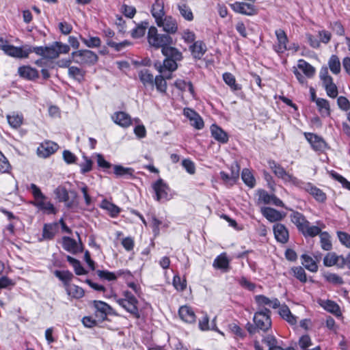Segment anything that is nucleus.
<instances>
[{
    "mask_svg": "<svg viewBox=\"0 0 350 350\" xmlns=\"http://www.w3.org/2000/svg\"><path fill=\"white\" fill-rule=\"evenodd\" d=\"M30 189L34 198V200L31 202L33 206L45 214H56L57 209L54 205L50 201H47V197L43 194L40 189L36 184L31 183L30 185Z\"/></svg>",
    "mask_w": 350,
    "mask_h": 350,
    "instance_id": "obj_1",
    "label": "nucleus"
},
{
    "mask_svg": "<svg viewBox=\"0 0 350 350\" xmlns=\"http://www.w3.org/2000/svg\"><path fill=\"white\" fill-rule=\"evenodd\" d=\"M122 295V298L115 297L116 302L127 312L130 313L134 318L137 319H139L141 315L137 306L139 301L137 298L129 291H124Z\"/></svg>",
    "mask_w": 350,
    "mask_h": 350,
    "instance_id": "obj_2",
    "label": "nucleus"
},
{
    "mask_svg": "<svg viewBox=\"0 0 350 350\" xmlns=\"http://www.w3.org/2000/svg\"><path fill=\"white\" fill-rule=\"evenodd\" d=\"M147 39L149 44L155 49H161L172 45L173 43L172 38L165 33H159L157 27L151 26L148 29Z\"/></svg>",
    "mask_w": 350,
    "mask_h": 350,
    "instance_id": "obj_3",
    "label": "nucleus"
},
{
    "mask_svg": "<svg viewBox=\"0 0 350 350\" xmlns=\"http://www.w3.org/2000/svg\"><path fill=\"white\" fill-rule=\"evenodd\" d=\"M151 187L153 191L152 197L155 201L163 203L172 198V194L169 185L161 178L154 182Z\"/></svg>",
    "mask_w": 350,
    "mask_h": 350,
    "instance_id": "obj_4",
    "label": "nucleus"
},
{
    "mask_svg": "<svg viewBox=\"0 0 350 350\" xmlns=\"http://www.w3.org/2000/svg\"><path fill=\"white\" fill-rule=\"evenodd\" d=\"M72 62L80 66L94 65L98 59L96 53L88 49H81L71 53Z\"/></svg>",
    "mask_w": 350,
    "mask_h": 350,
    "instance_id": "obj_5",
    "label": "nucleus"
},
{
    "mask_svg": "<svg viewBox=\"0 0 350 350\" xmlns=\"http://www.w3.org/2000/svg\"><path fill=\"white\" fill-rule=\"evenodd\" d=\"M271 310L267 308L257 310L253 317L254 323L258 327V331L267 332L271 327Z\"/></svg>",
    "mask_w": 350,
    "mask_h": 350,
    "instance_id": "obj_6",
    "label": "nucleus"
},
{
    "mask_svg": "<svg viewBox=\"0 0 350 350\" xmlns=\"http://www.w3.org/2000/svg\"><path fill=\"white\" fill-rule=\"evenodd\" d=\"M268 164L270 169L277 177L282 179L284 182H290L295 185H299L300 180L287 173L286 170L275 161L269 160Z\"/></svg>",
    "mask_w": 350,
    "mask_h": 350,
    "instance_id": "obj_7",
    "label": "nucleus"
},
{
    "mask_svg": "<svg viewBox=\"0 0 350 350\" xmlns=\"http://www.w3.org/2000/svg\"><path fill=\"white\" fill-rule=\"evenodd\" d=\"M258 204H272L278 207L284 208V202L274 194H270L264 189L257 191Z\"/></svg>",
    "mask_w": 350,
    "mask_h": 350,
    "instance_id": "obj_8",
    "label": "nucleus"
},
{
    "mask_svg": "<svg viewBox=\"0 0 350 350\" xmlns=\"http://www.w3.org/2000/svg\"><path fill=\"white\" fill-rule=\"evenodd\" d=\"M297 186L304 189L319 202L323 203L327 200L326 193L311 183H304L300 180L299 185Z\"/></svg>",
    "mask_w": 350,
    "mask_h": 350,
    "instance_id": "obj_9",
    "label": "nucleus"
},
{
    "mask_svg": "<svg viewBox=\"0 0 350 350\" xmlns=\"http://www.w3.org/2000/svg\"><path fill=\"white\" fill-rule=\"evenodd\" d=\"M304 136L314 151L322 152L328 148L327 144L322 137L312 133H304Z\"/></svg>",
    "mask_w": 350,
    "mask_h": 350,
    "instance_id": "obj_10",
    "label": "nucleus"
},
{
    "mask_svg": "<svg viewBox=\"0 0 350 350\" xmlns=\"http://www.w3.org/2000/svg\"><path fill=\"white\" fill-rule=\"evenodd\" d=\"M231 9L236 13L246 16H253L257 14L255 5L252 3L235 1L230 4Z\"/></svg>",
    "mask_w": 350,
    "mask_h": 350,
    "instance_id": "obj_11",
    "label": "nucleus"
},
{
    "mask_svg": "<svg viewBox=\"0 0 350 350\" xmlns=\"http://www.w3.org/2000/svg\"><path fill=\"white\" fill-rule=\"evenodd\" d=\"M0 49L3 50L6 55L18 59L27 58L25 46H15L12 44H2L0 45Z\"/></svg>",
    "mask_w": 350,
    "mask_h": 350,
    "instance_id": "obj_12",
    "label": "nucleus"
},
{
    "mask_svg": "<svg viewBox=\"0 0 350 350\" xmlns=\"http://www.w3.org/2000/svg\"><path fill=\"white\" fill-rule=\"evenodd\" d=\"M59 148L57 144L51 141H45L37 148V154L40 157L47 158L54 154Z\"/></svg>",
    "mask_w": 350,
    "mask_h": 350,
    "instance_id": "obj_13",
    "label": "nucleus"
},
{
    "mask_svg": "<svg viewBox=\"0 0 350 350\" xmlns=\"http://www.w3.org/2000/svg\"><path fill=\"white\" fill-rule=\"evenodd\" d=\"M70 50V46L61 42H54L49 46V55L50 59L57 58L60 54H67Z\"/></svg>",
    "mask_w": 350,
    "mask_h": 350,
    "instance_id": "obj_14",
    "label": "nucleus"
},
{
    "mask_svg": "<svg viewBox=\"0 0 350 350\" xmlns=\"http://www.w3.org/2000/svg\"><path fill=\"white\" fill-rule=\"evenodd\" d=\"M159 27H162L166 34H174L178 30V24L175 18L171 16H166L161 20V22L156 23Z\"/></svg>",
    "mask_w": 350,
    "mask_h": 350,
    "instance_id": "obj_15",
    "label": "nucleus"
},
{
    "mask_svg": "<svg viewBox=\"0 0 350 350\" xmlns=\"http://www.w3.org/2000/svg\"><path fill=\"white\" fill-rule=\"evenodd\" d=\"M93 306L96 310L95 315L100 321L105 320L112 310V308L109 304L102 301H94Z\"/></svg>",
    "mask_w": 350,
    "mask_h": 350,
    "instance_id": "obj_16",
    "label": "nucleus"
},
{
    "mask_svg": "<svg viewBox=\"0 0 350 350\" xmlns=\"http://www.w3.org/2000/svg\"><path fill=\"white\" fill-rule=\"evenodd\" d=\"M273 230L275 239L281 243H286L289 239V233L286 227L280 223L273 225Z\"/></svg>",
    "mask_w": 350,
    "mask_h": 350,
    "instance_id": "obj_17",
    "label": "nucleus"
},
{
    "mask_svg": "<svg viewBox=\"0 0 350 350\" xmlns=\"http://www.w3.org/2000/svg\"><path fill=\"white\" fill-rule=\"evenodd\" d=\"M262 215L270 222H276L282 220L285 214L269 206H263L260 208Z\"/></svg>",
    "mask_w": 350,
    "mask_h": 350,
    "instance_id": "obj_18",
    "label": "nucleus"
},
{
    "mask_svg": "<svg viewBox=\"0 0 350 350\" xmlns=\"http://www.w3.org/2000/svg\"><path fill=\"white\" fill-rule=\"evenodd\" d=\"M323 264L325 267L336 265L339 268H342L345 267L344 256L342 255L338 256L334 252H329L323 258Z\"/></svg>",
    "mask_w": 350,
    "mask_h": 350,
    "instance_id": "obj_19",
    "label": "nucleus"
},
{
    "mask_svg": "<svg viewBox=\"0 0 350 350\" xmlns=\"http://www.w3.org/2000/svg\"><path fill=\"white\" fill-rule=\"evenodd\" d=\"M256 304L259 308H263L265 306H269L273 309H277L280 306V302L278 299L274 297L269 299L263 295H258L254 296Z\"/></svg>",
    "mask_w": 350,
    "mask_h": 350,
    "instance_id": "obj_20",
    "label": "nucleus"
},
{
    "mask_svg": "<svg viewBox=\"0 0 350 350\" xmlns=\"http://www.w3.org/2000/svg\"><path fill=\"white\" fill-rule=\"evenodd\" d=\"M318 304L327 312L332 313L336 317L342 316L340 308L337 303L330 299H319Z\"/></svg>",
    "mask_w": 350,
    "mask_h": 350,
    "instance_id": "obj_21",
    "label": "nucleus"
},
{
    "mask_svg": "<svg viewBox=\"0 0 350 350\" xmlns=\"http://www.w3.org/2000/svg\"><path fill=\"white\" fill-rule=\"evenodd\" d=\"M96 273L100 279L107 281H114L122 275H124L125 277L132 276L131 271L129 270H119L116 273L107 270H97Z\"/></svg>",
    "mask_w": 350,
    "mask_h": 350,
    "instance_id": "obj_22",
    "label": "nucleus"
},
{
    "mask_svg": "<svg viewBox=\"0 0 350 350\" xmlns=\"http://www.w3.org/2000/svg\"><path fill=\"white\" fill-rule=\"evenodd\" d=\"M18 75L20 77L28 81H34L39 77L38 70L30 66H19Z\"/></svg>",
    "mask_w": 350,
    "mask_h": 350,
    "instance_id": "obj_23",
    "label": "nucleus"
},
{
    "mask_svg": "<svg viewBox=\"0 0 350 350\" xmlns=\"http://www.w3.org/2000/svg\"><path fill=\"white\" fill-rule=\"evenodd\" d=\"M113 122L121 127L128 128L132 124L131 116L124 111H116L111 116Z\"/></svg>",
    "mask_w": 350,
    "mask_h": 350,
    "instance_id": "obj_24",
    "label": "nucleus"
},
{
    "mask_svg": "<svg viewBox=\"0 0 350 350\" xmlns=\"http://www.w3.org/2000/svg\"><path fill=\"white\" fill-rule=\"evenodd\" d=\"M206 46L202 40L195 41L189 46L191 55L196 59H200L206 52Z\"/></svg>",
    "mask_w": 350,
    "mask_h": 350,
    "instance_id": "obj_25",
    "label": "nucleus"
},
{
    "mask_svg": "<svg viewBox=\"0 0 350 350\" xmlns=\"http://www.w3.org/2000/svg\"><path fill=\"white\" fill-rule=\"evenodd\" d=\"M275 36L278 40V44L274 46V50L278 53H283L287 49L288 38L286 33L282 30H276Z\"/></svg>",
    "mask_w": 350,
    "mask_h": 350,
    "instance_id": "obj_26",
    "label": "nucleus"
},
{
    "mask_svg": "<svg viewBox=\"0 0 350 350\" xmlns=\"http://www.w3.org/2000/svg\"><path fill=\"white\" fill-rule=\"evenodd\" d=\"M151 14L155 20L156 23L161 22V20L166 16L164 11V3L161 0H154L151 7Z\"/></svg>",
    "mask_w": 350,
    "mask_h": 350,
    "instance_id": "obj_27",
    "label": "nucleus"
},
{
    "mask_svg": "<svg viewBox=\"0 0 350 350\" xmlns=\"http://www.w3.org/2000/svg\"><path fill=\"white\" fill-rule=\"evenodd\" d=\"M278 314L284 320H285L291 325H295L297 323V317L293 315L289 308L285 304H280V306L278 308Z\"/></svg>",
    "mask_w": 350,
    "mask_h": 350,
    "instance_id": "obj_28",
    "label": "nucleus"
},
{
    "mask_svg": "<svg viewBox=\"0 0 350 350\" xmlns=\"http://www.w3.org/2000/svg\"><path fill=\"white\" fill-rule=\"evenodd\" d=\"M230 260L228 259L226 253L223 252L218 255L213 262V267L216 269L221 270L226 272L229 269Z\"/></svg>",
    "mask_w": 350,
    "mask_h": 350,
    "instance_id": "obj_29",
    "label": "nucleus"
},
{
    "mask_svg": "<svg viewBox=\"0 0 350 350\" xmlns=\"http://www.w3.org/2000/svg\"><path fill=\"white\" fill-rule=\"evenodd\" d=\"M59 231L57 222L44 224L42 228V239L44 240H52Z\"/></svg>",
    "mask_w": 350,
    "mask_h": 350,
    "instance_id": "obj_30",
    "label": "nucleus"
},
{
    "mask_svg": "<svg viewBox=\"0 0 350 350\" xmlns=\"http://www.w3.org/2000/svg\"><path fill=\"white\" fill-rule=\"evenodd\" d=\"M180 318L188 323H194L196 321V317L193 310L187 306H183L178 310Z\"/></svg>",
    "mask_w": 350,
    "mask_h": 350,
    "instance_id": "obj_31",
    "label": "nucleus"
},
{
    "mask_svg": "<svg viewBox=\"0 0 350 350\" xmlns=\"http://www.w3.org/2000/svg\"><path fill=\"white\" fill-rule=\"evenodd\" d=\"M212 137L221 144H226L228 142V135L219 126L212 124L211 126Z\"/></svg>",
    "mask_w": 350,
    "mask_h": 350,
    "instance_id": "obj_32",
    "label": "nucleus"
},
{
    "mask_svg": "<svg viewBox=\"0 0 350 350\" xmlns=\"http://www.w3.org/2000/svg\"><path fill=\"white\" fill-rule=\"evenodd\" d=\"M138 76L140 81L145 88L153 89L155 77H154L153 75L148 69L144 68L141 70L138 73Z\"/></svg>",
    "mask_w": 350,
    "mask_h": 350,
    "instance_id": "obj_33",
    "label": "nucleus"
},
{
    "mask_svg": "<svg viewBox=\"0 0 350 350\" xmlns=\"http://www.w3.org/2000/svg\"><path fill=\"white\" fill-rule=\"evenodd\" d=\"M291 211L292 213L290 215L291 221L296 226L299 232H300L303 227L308 224V221L302 213L296 211Z\"/></svg>",
    "mask_w": 350,
    "mask_h": 350,
    "instance_id": "obj_34",
    "label": "nucleus"
},
{
    "mask_svg": "<svg viewBox=\"0 0 350 350\" xmlns=\"http://www.w3.org/2000/svg\"><path fill=\"white\" fill-rule=\"evenodd\" d=\"M162 54L165 57L172 59L176 62H180L183 59L182 53L176 48L168 45L167 47L163 48L162 50Z\"/></svg>",
    "mask_w": 350,
    "mask_h": 350,
    "instance_id": "obj_35",
    "label": "nucleus"
},
{
    "mask_svg": "<svg viewBox=\"0 0 350 350\" xmlns=\"http://www.w3.org/2000/svg\"><path fill=\"white\" fill-rule=\"evenodd\" d=\"M62 247L66 251L73 254L81 252L77 241L69 237L62 238Z\"/></svg>",
    "mask_w": 350,
    "mask_h": 350,
    "instance_id": "obj_36",
    "label": "nucleus"
},
{
    "mask_svg": "<svg viewBox=\"0 0 350 350\" xmlns=\"http://www.w3.org/2000/svg\"><path fill=\"white\" fill-rule=\"evenodd\" d=\"M100 207L102 209L107 211L111 217H116L121 211L120 207L109 202L107 199H103L101 201Z\"/></svg>",
    "mask_w": 350,
    "mask_h": 350,
    "instance_id": "obj_37",
    "label": "nucleus"
},
{
    "mask_svg": "<svg viewBox=\"0 0 350 350\" xmlns=\"http://www.w3.org/2000/svg\"><path fill=\"white\" fill-rule=\"evenodd\" d=\"M230 332L233 335L237 340H244L247 336V334L244 329L241 327L238 324L232 323L228 325Z\"/></svg>",
    "mask_w": 350,
    "mask_h": 350,
    "instance_id": "obj_38",
    "label": "nucleus"
},
{
    "mask_svg": "<svg viewBox=\"0 0 350 350\" xmlns=\"http://www.w3.org/2000/svg\"><path fill=\"white\" fill-rule=\"evenodd\" d=\"M155 67L159 72H163L164 70L173 72L177 69L178 64L177 62L174 59L165 57L163 60V64L159 63V66H157V64H155Z\"/></svg>",
    "mask_w": 350,
    "mask_h": 350,
    "instance_id": "obj_39",
    "label": "nucleus"
},
{
    "mask_svg": "<svg viewBox=\"0 0 350 350\" xmlns=\"http://www.w3.org/2000/svg\"><path fill=\"white\" fill-rule=\"evenodd\" d=\"M26 52H27V57L29 54L31 53H35L36 55L42 56L46 59H50V56L49 55V46H25Z\"/></svg>",
    "mask_w": 350,
    "mask_h": 350,
    "instance_id": "obj_40",
    "label": "nucleus"
},
{
    "mask_svg": "<svg viewBox=\"0 0 350 350\" xmlns=\"http://www.w3.org/2000/svg\"><path fill=\"white\" fill-rule=\"evenodd\" d=\"M65 288L67 294L74 299H81L85 295V291L83 288L74 284H70Z\"/></svg>",
    "mask_w": 350,
    "mask_h": 350,
    "instance_id": "obj_41",
    "label": "nucleus"
},
{
    "mask_svg": "<svg viewBox=\"0 0 350 350\" xmlns=\"http://www.w3.org/2000/svg\"><path fill=\"white\" fill-rule=\"evenodd\" d=\"M317 107L318 111L323 117H328L331 114V109L329 103L327 100L322 98H319L317 100Z\"/></svg>",
    "mask_w": 350,
    "mask_h": 350,
    "instance_id": "obj_42",
    "label": "nucleus"
},
{
    "mask_svg": "<svg viewBox=\"0 0 350 350\" xmlns=\"http://www.w3.org/2000/svg\"><path fill=\"white\" fill-rule=\"evenodd\" d=\"M301 258V264L307 270L312 273H316L318 271L317 263L311 256L308 254H302Z\"/></svg>",
    "mask_w": 350,
    "mask_h": 350,
    "instance_id": "obj_43",
    "label": "nucleus"
},
{
    "mask_svg": "<svg viewBox=\"0 0 350 350\" xmlns=\"http://www.w3.org/2000/svg\"><path fill=\"white\" fill-rule=\"evenodd\" d=\"M223 79L232 92L241 90V85L237 83L234 76L230 72L223 74Z\"/></svg>",
    "mask_w": 350,
    "mask_h": 350,
    "instance_id": "obj_44",
    "label": "nucleus"
},
{
    "mask_svg": "<svg viewBox=\"0 0 350 350\" xmlns=\"http://www.w3.org/2000/svg\"><path fill=\"white\" fill-rule=\"evenodd\" d=\"M321 232V228L317 226H311L310 223L308 221L307 225L306 224L303 229L300 230V232L305 237H314L319 235Z\"/></svg>",
    "mask_w": 350,
    "mask_h": 350,
    "instance_id": "obj_45",
    "label": "nucleus"
},
{
    "mask_svg": "<svg viewBox=\"0 0 350 350\" xmlns=\"http://www.w3.org/2000/svg\"><path fill=\"white\" fill-rule=\"evenodd\" d=\"M54 275L63 282L65 288L70 284V281L74 277L73 274L68 270H55Z\"/></svg>",
    "mask_w": 350,
    "mask_h": 350,
    "instance_id": "obj_46",
    "label": "nucleus"
},
{
    "mask_svg": "<svg viewBox=\"0 0 350 350\" xmlns=\"http://www.w3.org/2000/svg\"><path fill=\"white\" fill-rule=\"evenodd\" d=\"M297 68L300 69L307 77H312L315 73L314 68L304 59H299Z\"/></svg>",
    "mask_w": 350,
    "mask_h": 350,
    "instance_id": "obj_47",
    "label": "nucleus"
},
{
    "mask_svg": "<svg viewBox=\"0 0 350 350\" xmlns=\"http://www.w3.org/2000/svg\"><path fill=\"white\" fill-rule=\"evenodd\" d=\"M68 72L69 77L75 81H77L79 83L83 81L85 72L81 68L74 66H70L68 68Z\"/></svg>",
    "mask_w": 350,
    "mask_h": 350,
    "instance_id": "obj_48",
    "label": "nucleus"
},
{
    "mask_svg": "<svg viewBox=\"0 0 350 350\" xmlns=\"http://www.w3.org/2000/svg\"><path fill=\"white\" fill-rule=\"evenodd\" d=\"M54 193L59 202H64L66 203L68 207H71V204L68 202L69 194L67 189L64 187H57L55 189Z\"/></svg>",
    "mask_w": 350,
    "mask_h": 350,
    "instance_id": "obj_49",
    "label": "nucleus"
},
{
    "mask_svg": "<svg viewBox=\"0 0 350 350\" xmlns=\"http://www.w3.org/2000/svg\"><path fill=\"white\" fill-rule=\"evenodd\" d=\"M241 178L243 183L250 188H254L256 185L255 178L252 172L247 169L244 168L241 172Z\"/></svg>",
    "mask_w": 350,
    "mask_h": 350,
    "instance_id": "obj_50",
    "label": "nucleus"
},
{
    "mask_svg": "<svg viewBox=\"0 0 350 350\" xmlns=\"http://www.w3.org/2000/svg\"><path fill=\"white\" fill-rule=\"evenodd\" d=\"M113 172L117 176L133 177L135 170L131 167H125L120 165H116L113 167Z\"/></svg>",
    "mask_w": 350,
    "mask_h": 350,
    "instance_id": "obj_51",
    "label": "nucleus"
},
{
    "mask_svg": "<svg viewBox=\"0 0 350 350\" xmlns=\"http://www.w3.org/2000/svg\"><path fill=\"white\" fill-rule=\"evenodd\" d=\"M67 261L72 266L75 273L77 275H82L87 274V271L83 268V267L81 265L79 260L76 258H72L70 256H66Z\"/></svg>",
    "mask_w": 350,
    "mask_h": 350,
    "instance_id": "obj_52",
    "label": "nucleus"
},
{
    "mask_svg": "<svg viewBox=\"0 0 350 350\" xmlns=\"http://www.w3.org/2000/svg\"><path fill=\"white\" fill-rule=\"evenodd\" d=\"M328 66L330 71L334 75H338L340 72L341 65L339 58L336 55H332L328 61Z\"/></svg>",
    "mask_w": 350,
    "mask_h": 350,
    "instance_id": "obj_53",
    "label": "nucleus"
},
{
    "mask_svg": "<svg viewBox=\"0 0 350 350\" xmlns=\"http://www.w3.org/2000/svg\"><path fill=\"white\" fill-rule=\"evenodd\" d=\"M327 95L332 98H335L338 94V88L334 83L333 79L323 83Z\"/></svg>",
    "mask_w": 350,
    "mask_h": 350,
    "instance_id": "obj_54",
    "label": "nucleus"
},
{
    "mask_svg": "<svg viewBox=\"0 0 350 350\" xmlns=\"http://www.w3.org/2000/svg\"><path fill=\"white\" fill-rule=\"evenodd\" d=\"M321 248L325 251H329L332 249L331 237L328 232H321L319 234Z\"/></svg>",
    "mask_w": 350,
    "mask_h": 350,
    "instance_id": "obj_55",
    "label": "nucleus"
},
{
    "mask_svg": "<svg viewBox=\"0 0 350 350\" xmlns=\"http://www.w3.org/2000/svg\"><path fill=\"white\" fill-rule=\"evenodd\" d=\"M174 85L176 88L181 91H185L187 88L192 96L194 95V88L191 81H186L182 79H177L174 82Z\"/></svg>",
    "mask_w": 350,
    "mask_h": 350,
    "instance_id": "obj_56",
    "label": "nucleus"
},
{
    "mask_svg": "<svg viewBox=\"0 0 350 350\" xmlns=\"http://www.w3.org/2000/svg\"><path fill=\"white\" fill-rule=\"evenodd\" d=\"M178 8L180 15L185 20L191 21L193 19V12L189 5L185 3H182L178 5Z\"/></svg>",
    "mask_w": 350,
    "mask_h": 350,
    "instance_id": "obj_57",
    "label": "nucleus"
},
{
    "mask_svg": "<svg viewBox=\"0 0 350 350\" xmlns=\"http://www.w3.org/2000/svg\"><path fill=\"white\" fill-rule=\"evenodd\" d=\"M106 43L109 47L114 49L116 51H120L124 48L131 45V42L126 40L120 42H116L111 40H107Z\"/></svg>",
    "mask_w": 350,
    "mask_h": 350,
    "instance_id": "obj_58",
    "label": "nucleus"
},
{
    "mask_svg": "<svg viewBox=\"0 0 350 350\" xmlns=\"http://www.w3.org/2000/svg\"><path fill=\"white\" fill-rule=\"evenodd\" d=\"M7 119L10 126L17 129L21 126L23 118L21 115L13 113L12 115H8Z\"/></svg>",
    "mask_w": 350,
    "mask_h": 350,
    "instance_id": "obj_59",
    "label": "nucleus"
},
{
    "mask_svg": "<svg viewBox=\"0 0 350 350\" xmlns=\"http://www.w3.org/2000/svg\"><path fill=\"white\" fill-rule=\"evenodd\" d=\"M293 275L301 282L305 283L307 281L306 273L304 268L301 266L293 267L291 268Z\"/></svg>",
    "mask_w": 350,
    "mask_h": 350,
    "instance_id": "obj_60",
    "label": "nucleus"
},
{
    "mask_svg": "<svg viewBox=\"0 0 350 350\" xmlns=\"http://www.w3.org/2000/svg\"><path fill=\"white\" fill-rule=\"evenodd\" d=\"M155 85L157 91L161 93L165 94L167 90V83L161 75H157L154 78V86Z\"/></svg>",
    "mask_w": 350,
    "mask_h": 350,
    "instance_id": "obj_61",
    "label": "nucleus"
},
{
    "mask_svg": "<svg viewBox=\"0 0 350 350\" xmlns=\"http://www.w3.org/2000/svg\"><path fill=\"white\" fill-rule=\"evenodd\" d=\"M81 40L88 48H97L101 44V40L97 36L90 37L88 39L81 37Z\"/></svg>",
    "mask_w": 350,
    "mask_h": 350,
    "instance_id": "obj_62",
    "label": "nucleus"
},
{
    "mask_svg": "<svg viewBox=\"0 0 350 350\" xmlns=\"http://www.w3.org/2000/svg\"><path fill=\"white\" fill-rule=\"evenodd\" d=\"M148 23L146 22L144 24L142 23L137 26L135 29H133L131 32V36L134 38H139L144 36L148 27Z\"/></svg>",
    "mask_w": 350,
    "mask_h": 350,
    "instance_id": "obj_63",
    "label": "nucleus"
},
{
    "mask_svg": "<svg viewBox=\"0 0 350 350\" xmlns=\"http://www.w3.org/2000/svg\"><path fill=\"white\" fill-rule=\"evenodd\" d=\"M337 105L338 108L342 111H348L350 110V101L345 96H338L337 98Z\"/></svg>",
    "mask_w": 350,
    "mask_h": 350,
    "instance_id": "obj_64",
    "label": "nucleus"
}]
</instances>
